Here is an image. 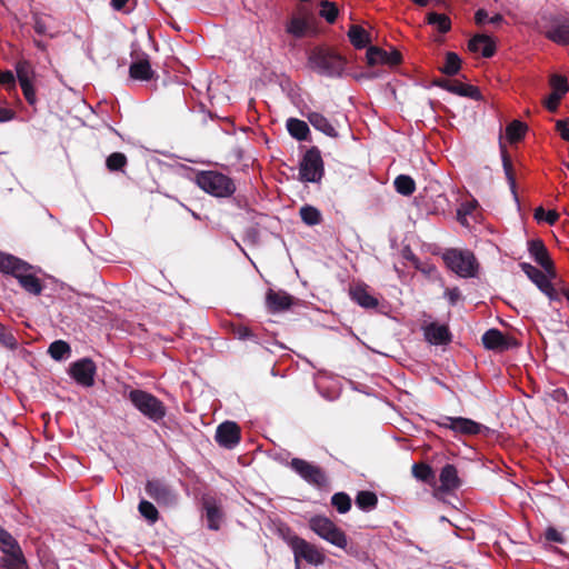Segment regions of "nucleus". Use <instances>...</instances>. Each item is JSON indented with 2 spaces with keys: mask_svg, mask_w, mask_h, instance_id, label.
<instances>
[{
  "mask_svg": "<svg viewBox=\"0 0 569 569\" xmlns=\"http://www.w3.org/2000/svg\"><path fill=\"white\" fill-rule=\"evenodd\" d=\"M556 128L561 138L566 141H569V127L567 126V121L558 120L556 123Z\"/></svg>",
  "mask_w": 569,
  "mask_h": 569,
  "instance_id": "5fc2aeb1",
  "label": "nucleus"
},
{
  "mask_svg": "<svg viewBox=\"0 0 569 569\" xmlns=\"http://www.w3.org/2000/svg\"><path fill=\"white\" fill-rule=\"evenodd\" d=\"M309 528L329 543L346 549L348 539L346 533L328 517L313 516L308 521Z\"/></svg>",
  "mask_w": 569,
  "mask_h": 569,
  "instance_id": "f03ea898",
  "label": "nucleus"
},
{
  "mask_svg": "<svg viewBox=\"0 0 569 569\" xmlns=\"http://www.w3.org/2000/svg\"><path fill=\"white\" fill-rule=\"evenodd\" d=\"M535 219L537 221H546L548 224H553L559 218V214L555 210L545 211L542 207H538L535 209Z\"/></svg>",
  "mask_w": 569,
  "mask_h": 569,
  "instance_id": "49530a36",
  "label": "nucleus"
},
{
  "mask_svg": "<svg viewBox=\"0 0 569 569\" xmlns=\"http://www.w3.org/2000/svg\"><path fill=\"white\" fill-rule=\"evenodd\" d=\"M26 261L10 253L0 251V272L4 274L17 278L20 271L26 270Z\"/></svg>",
  "mask_w": 569,
  "mask_h": 569,
  "instance_id": "393cba45",
  "label": "nucleus"
},
{
  "mask_svg": "<svg viewBox=\"0 0 569 569\" xmlns=\"http://www.w3.org/2000/svg\"><path fill=\"white\" fill-rule=\"evenodd\" d=\"M529 252L533 257L535 261L541 266V268L551 277H556V270L553 262L549 257V253L541 240H531L529 242Z\"/></svg>",
  "mask_w": 569,
  "mask_h": 569,
  "instance_id": "4468645a",
  "label": "nucleus"
},
{
  "mask_svg": "<svg viewBox=\"0 0 569 569\" xmlns=\"http://www.w3.org/2000/svg\"><path fill=\"white\" fill-rule=\"evenodd\" d=\"M48 352L52 359L60 361L70 356L71 348L66 341L56 340L49 346Z\"/></svg>",
  "mask_w": 569,
  "mask_h": 569,
  "instance_id": "2f4dec72",
  "label": "nucleus"
},
{
  "mask_svg": "<svg viewBox=\"0 0 569 569\" xmlns=\"http://www.w3.org/2000/svg\"><path fill=\"white\" fill-rule=\"evenodd\" d=\"M401 61V56L398 51L393 50L387 52L378 47H370L367 51V62L369 66L388 64L397 66Z\"/></svg>",
  "mask_w": 569,
  "mask_h": 569,
  "instance_id": "f3484780",
  "label": "nucleus"
},
{
  "mask_svg": "<svg viewBox=\"0 0 569 569\" xmlns=\"http://www.w3.org/2000/svg\"><path fill=\"white\" fill-rule=\"evenodd\" d=\"M16 72L19 83L33 82L34 80V69L31 63L26 60L19 61L17 63Z\"/></svg>",
  "mask_w": 569,
  "mask_h": 569,
  "instance_id": "f704fd0d",
  "label": "nucleus"
},
{
  "mask_svg": "<svg viewBox=\"0 0 569 569\" xmlns=\"http://www.w3.org/2000/svg\"><path fill=\"white\" fill-rule=\"evenodd\" d=\"M412 475L416 479L423 482H430L435 478L432 468L426 463H415L412 466Z\"/></svg>",
  "mask_w": 569,
  "mask_h": 569,
  "instance_id": "79ce46f5",
  "label": "nucleus"
},
{
  "mask_svg": "<svg viewBox=\"0 0 569 569\" xmlns=\"http://www.w3.org/2000/svg\"><path fill=\"white\" fill-rule=\"evenodd\" d=\"M309 64L312 70L328 77L340 76L345 68V60L337 53L316 49L309 57Z\"/></svg>",
  "mask_w": 569,
  "mask_h": 569,
  "instance_id": "20e7f679",
  "label": "nucleus"
},
{
  "mask_svg": "<svg viewBox=\"0 0 569 569\" xmlns=\"http://www.w3.org/2000/svg\"><path fill=\"white\" fill-rule=\"evenodd\" d=\"M310 29V20L305 12L292 14L286 23V32L297 39L306 37Z\"/></svg>",
  "mask_w": 569,
  "mask_h": 569,
  "instance_id": "dca6fc26",
  "label": "nucleus"
},
{
  "mask_svg": "<svg viewBox=\"0 0 569 569\" xmlns=\"http://www.w3.org/2000/svg\"><path fill=\"white\" fill-rule=\"evenodd\" d=\"M310 124L316 129L327 134L328 137L336 138L338 132L330 121L321 113L312 111L306 114Z\"/></svg>",
  "mask_w": 569,
  "mask_h": 569,
  "instance_id": "bb28decb",
  "label": "nucleus"
},
{
  "mask_svg": "<svg viewBox=\"0 0 569 569\" xmlns=\"http://www.w3.org/2000/svg\"><path fill=\"white\" fill-rule=\"evenodd\" d=\"M468 48L471 52L481 51L485 58H490L496 52L493 40L486 34H476L469 40Z\"/></svg>",
  "mask_w": 569,
  "mask_h": 569,
  "instance_id": "b1692460",
  "label": "nucleus"
},
{
  "mask_svg": "<svg viewBox=\"0 0 569 569\" xmlns=\"http://www.w3.org/2000/svg\"><path fill=\"white\" fill-rule=\"evenodd\" d=\"M233 336L239 340L253 339L257 340L256 335L251 331L250 328L239 325L233 328Z\"/></svg>",
  "mask_w": 569,
  "mask_h": 569,
  "instance_id": "8fccbe9b",
  "label": "nucleus"
},
{
  "mask_svg": "<svg viewBox=\"0 0 569 569\" xmlns=\"http://www.w3.org/2000/svg\"><path fill=\"white\" fill-rule=\"evenodd\" d=\"M128 397L132 405L150 420L157 422L166 416V407L153 395L134 389L129 392Z\"/></svg>",
  "mask_w": 569,
  "mask_h": 569,
  "instance_id": "39448f33",
  "label": "nucleus"
},
{
  "mask_svg": "<svg viewBox=\"0 0 569 569\" xmlns=\"http://www.w3.org/2000/svg\"><path fill=\"white\" fill-rule=\"evenodd\" d=\"M331 505L339 513H346L351 508V499L345 492H337L331 497Z\"/></svg>",
  "mask_w": 569,
  "mask_h": 569,
  "instance_id": "a19ab883",
  "label": "nucleus"
},
{
  "mask_svg": "<svg viewBox=\"0 0 569 569\" xmlns=\"http://www.w3.org/2000/svg\"><path fill=\"white\" fill-rule=\"evenodd\" d=\"M550 86L552 90H560V92H567L569 90V86L566 77L560 74H552L550 78Z\"/></svg>",
  "mask_w": 569,
  "mask_h": 569,
  "instance_id": "09e8293b",
  "label": "nucleus"
},
{
  "mask_svg": "<svg viewBox=\"0 0 569 569\" xmlns=\"http://www.w3.org/2000/svg\"><path fill=\"white\" fill-rule=\"evenodd\" d=\"M290 468L297 472L305 481L318 488L326 487L328 483L325 471L307 460L300 458L291 459Z\"/></svg>",
  "mask_w": 569,
  "mask_h": 569,
  "instance_id": "6e6552de",
  "label": "nucleus"
},
{
  "mask_svg": "<svg viewBox=\"0 0 569 569\" xmlns=\"http://www.w3.org/2000/svg\"><path fill=\"white\" fill-rule=\"evenodd\" d=\"M321 10L320 16L326 19L327 22L333 23L338 17V8L333 2L330 1H321Z\"/></svg>",
  "mask_w": 569,
  "mask_h": 569,
  "instance_id": "a18cd8bd",
  "label": "nucleus"
},
{
  "mask_svg": "<svg viewBox=\"0 0 569 569\" xmlns=\"http://www.w3.org/2000/svg\"><path fill=\"white\" fill-rule=\"evenodd\" d=\"M106 164L110 171L122 170L127 164V157L121 152H113L107 158Z\"/></svg>",
  "mask_w": 569,
  "mask_h": 569,
  "instance_id": "c03bdc74",
  "label": "nucleus"
},
{
  "mask_svg": "<svg viewBox=\"0 0 569 569\" xmlns=\"http://www.w3.org/2000/svg\"><path fill=\"white\" fill-rule=\"evenodd\" d=\"M0 345L8 348V349H16L17 348V340L2 323H0Z\"/></svg>",
  "mask_w": 569,
  "mask_h": 569,
  "instance_id": "de8ad7c7",
  "label": "nucleus"
},
{
  "mask_svg": "<svg viewBox=\"0 0 569 569\" xmlns=\"http://www.w3.org/2000/svg\"><path fill=\"white\" fill-rule=\"evenodd\" d=\"M428 23L436 26L440 32H448L451 28L450 19L446 14L430 12L427 17Z\"/></svg>",
  "mask_w": 569,
  "mask_h": 569,
  "instance_id": "ea45409f",
  "label": "nucleus"
},
{
  "mask_svg": "<svg viewBox=\"0 0 569 569\" xmlns=\"http://www.w3.org/2000/svg\"><path fill=\"white\" fill-rule=\"evenodd\" d=\"M300 180L306 182H318L323 176V161L318 148L312 147L309 149L299 168Z\"/></svg>",
  "mask_w": 569,
  "mask_h": 569,
  "instance_id": "0eeeda50",
  "label": "nucleus"
},
{
  "mask_svg": "<svg viewBox=\"0 0 569 569\" xmlns=\"http://www.w3.org/2000/svg\"><path fill=\"white\" fill-rule=\"evenodd\" d=\"M487 19H488V13L485 9L477 10V12L475 14V20H476L477 24L485 23L487 21Z\"/></svg>",
  "mask_w": 569,
  "mask_h": 569,
  "instance_id": "e2e57ef3",
  "label": "nucleus"
},
{
  "mask_svg": "<svg viewBox=\"0 0 569 569\" xmlns=\"http://www.w3.org/2000/svg\"><path fill=\"white\" fill-rule=\"evenodd\" d=\"M439 480L441 490L451 491L460 487L457 468L453 465H446L440 472Z\"/></svg>",
  "mask_w": 569,
  "mask_h": 569,
  "instance_id": "a878e982",
  "label": "nucleus"
},
{
  "mask_svg": "<svg viewBox=\"0 0 569 569\" xmlns=\"http://www.w3.org/2000/svg\"><path fill=\"white\" fill-rule=\"evenodd\" d=\"M378 503V498L372 491H359L356 497V505L362 510L373 509Z\"/></svg>",
  "mask_w": 569,
  "mask_h": 569,
  "instance_id": "e433bc0d",
  "label": "nucleus"
},
{
  "mask_svg": "<svg viewBox=\"0 0 569 569\" xmlns=\"http://www.w3.org/2000/svg\"><path fill=\"white\" fill-rule=\"evenodd\" d=\"M349 293L351 299L362 308L373 309L379 305L378 299L373 297L363 284H356L351 287Z\"/></svg>",
  "mask_w": 569,
  "mask_h": 569,
  "instance_id": "5701e85b",
  "label": "nucleus"
},
{
  "mask_svg": "<svg viewBox=\"0 0 569 569\" xmlns=\"http://www.w3.org/2000/svg\"><path fill=\"white\" fill-rule=\"evenodd\" d=\"M206 508V516L208 520V527L211 530H218L220 527V520H221V512L218 507L210 502L204 503Z\"/></svg>",
  "mask_w": 569,
  "mask_h": 569,
  "instance_id": "58836bf2",
  "label": "nucleus"
},
{
  "mask_svg": "<svg viewBox=\"0 0 569 569\" xmlns=\"http://www.w3.org/2000/svg\"><path fill=\"white\" fill-rule=\"evenodd\" d=\"M482 343L487 349L503 351L515 346V340L506 337L498 329H490L483 333Z\"/></svg>",
  "mask_w": 569,
  "mask_h": 569,
  "instance_id": "6ab92c4d",
  "label": "nucleus"
},
{
  "mask_svg": "<svg viewBox=\"0 0 569 569\" xmlns=\"http://www.w3.org/2000/svg\"><path fill=\"white\" fill-rule=\"evenodd\" d=\"M300 218L308 226L319 224L321 221L320 211L312 206H303L300 208Z\"/></svg>",
  "mask_w": 569,
  "mask_h": 569,
  "instance_id": "c9c22d12",
  "label": "nucleus"
},
{
  "mask_svg": "<svg viewBox=\"0 0 569 569\" xmlns=\"http://www.w3.org/2000/svg\"><path fill=\"white\" fill-rule=\"evenodd\" d=\"M147 495L156 500L159 505H172L176 502V495L163 482L159 480H149L146 485Z\"/></svg>",
  "mask_w": 569,
  "mask_h": 569,
  "instance_id": "ddd939ff",
  "label": "nucleus"
},
{
  "mask_svg": "<svg viewBox=\"0 0 569 569\" xmlns=\"http://www.w3.org/2000/svg\"><path fill=\"white\" fill-rule=\"evenodd\" d=\"M436 423L445 429H450L456 433L473 436L480 433L482 426L471 419L463 417H440Z\"/></svg>",
  "mask_w": 569,
  "mask_h": 569,
  "instance_id": "9d476101",
  "label": "nucleus"
},
{
  "mask_svg": "<svg viewBox=\"0 0 569 569\" xmlns=\"http://www.w3.org/2000/svg\"><path fill=\"white\" fill-rule=\"evenodd\" d=\"M546 538L549 541L559 542V543L563 542L562 535L557 529H555V528H548L547 529Z\"/></svg>",
  "mask_w": 569,
  "mask_h": 569,
  "instance_id": "6e6d98bb",
  "label": "nucleus"
},
{
  "mask_svg": "<svg viewBox=\"0 0 569 569\" xmlns=\"http://www.w3.org/2000/svg\"><path fill=\"white\" fill-rule=\"evenodd\" d=\"M461 68V59L455 52H447L445 64L440 71L447 76H455Z\"/></svg>",
  "mask_w": 569,
  "mask_h": 569,
  "instance_id": "72a5a7b5",
  "label": "nucleus"
},
{
  "mask_svg": "<svg viewBox=\"0 0 569 569\" xmlns=\"http://www.w3.org/2000/svg\"><path fill=\"white\" fill-rule=\"evenodd\" d=\"M527 126L519 120H513L506 129V136L510 142L519 141L526 133Z\"/></svg>",
  "mask_w": 569,
  "mask_h": 569,
  "instance_id": "4c0bfd02",
  "label": "nucleus"
},
{
  "mask_svg": "<svg viewBox=\"0 0 569 569\" xmlns=\"http://www.w3.org/2000/svg\"><path fill=\"white\" fill-rule=\"evenodd\" d=\"M292 305V297L286 291L269 289L266 293V306L272 313L287 310Z\"/></svg>",
  "mask_w": 569,
  "mask_h": 569,
  "instance_id": "aec40b11",
  "label": "nucleus"
},
{
  "mask_svg": "<svg viewBox=\"0 0 569 569\" xmlns=\"http://www.w3.org/2000/svg\"><path fill=\"white\" fill-rule=\"evenodd\" d=\"M446 296L448 297L449 301L455 305L457 300L460 297V291L457 288L450 289L446 292Z\"/></svg>",
  "mask_w": 569,
  "mask_h": 569,
  "instance_id": "0e129e2a",
  "label": "nucleus"
},
{
  "mask_svg": "<svg viewBox=\"0 0 569 569\" xmlns=\"http://www.w3.org/2000/svg\"><path fill=\"white\" fill-rule=\"evenodd\" d=\"M97 367L90 358H82L73 362L69 368L70 376L78 385L92 387L94 385Z\"/></svg>",
  "mask_w": 569,
  "mask_h": 569,
  "instance_id": "9b49d317",
  "label": "nucleus"
},
{
  "mask_svg": "<svg viewBox=\"0 0 569 569\" xmlns=\"http://www.w3.org/2000/svg\"><path fill=\"white\" fill-rule=\"evenodd\" d=\"M545 34L557 44H569V20L561 18L553 19Z\"/></svg>",
  "mask_w": 569,
  "mask_h": 569,
  "instance_id": "2eb2a0df",
  "label": "nucleus"
},
{
  "mask_svg": "<svg viewBox=\"0 0 569 569\" xmlns=\"http://www.w3.org/2000/svg\"><path fill=\"white\" fill-rule=\"evenodd\" d=\"M541 291L550 299V300H559L560 297L557 290L553 288L551 281L549 282V288H542Z\"/></svg>",
  "mask_w": 569,
  "mask_h": 569,
  "instance_id": "052dcab7",
  "label": "nucleus"
},
{
  "mask_svg": "<svg viewBox=\"0 0 569 569\" xmlns=\"http://www.w3.org/2000/svg\"><path fill=\"white\" fill-rule=\"evenodd\" d=\"M395 188L398 193L402 196H410L416 190V183L411 177L400 174L395 179Z\"/></svg>",
  "mask_w": 569,
  "mask_h": 569,
  "instance_id": "473e14b6",
  "label": "nucleus"
},
{
  "mask_svg": "<svg viewBox=\"0 0 569 569\" xmlns=\"http://www.w3.org/2000/svg\"><path fill=\"white\" fill-rule=\"evenodd\" d=\"M521 270L526 276L541 290L549 288L551 277L545 271L539 270L530 263L523 262L520 264Z\"/></svg>",
  "mask_w": 569,
  "mask_h": 569,
  "instance_id": "cd10ccee",
  "label": "nucleus"
},
{
  "mask_svg": "<svg viewBox=\"0 0 569 569\" xmlns=\"http://www.w3.org/2000/svg\"><path fill=\"white\" fill-rule=\"evenodd\" d=\"M476 208L475 201L465 202L460 206V208L457 211L458 221L460 223H465V220H462V214H470Z\"/></svg>",
  "mask_w": 569,
  "mask_h": 569,
  "instance_id": "864d4df0",
  "label": "nucleus"
},
{
  "mask_svg": "<svg viewBox=\"0 0 569 569\" xmlns=\"http://www.w3.org/2000/svg\"><path fill=\"white\" fill-rule=\"evenodd\" d=\"M33 28L38 34H44L47 31L44 21L38 14L33 17Z\"/></svg>",
  "mask_w": 569,
  "mask_h": 569,
  "instance_id": "4d7b16f0",
  "label": "nucleus"
},
{
  "mask_svg": "<svg viewBox=\"0 0 569 569\" xmlns=\"http://www.w3.org/2000/svg\"><path fill=\"white\" fill-rule=\"evenodd\" d=\"M130 77L134 80L148 81L153 78V70L148 60H138L129 68Z\"/></svg>",
  "mask_w": 569,
  "mask_h": 569,
  "instance_id": "c85d7f7f",
  "label": "nucleus"
},
{
  "mask_svg": "<svg viewBox=\"0 0 569 569\" xmlns=\"http://www.w3.org/2000/svg\"><path fill=\"white\" fill-rule=\"evenodd\" d=\"M138 509L141 516L144 517L151 523H154L159 518L157 508L147 500H141Z\"/></svg>",
  "mask_w": 569,
  "mask_h": 569,
  "instance_id": "37998d69",
  "label": "nucleus"
},
{
  "mask_svg": "<svg viewBox=\"0 0 569 569\" xmlns=\"http://www.w3.org/2000/svg\"><path fill=\"white\" fill-rule=\"evenodd\" d=\"M196 183L204 192L218 198L230 197L236 191L231 178L213 170L200 171L196 176Z\"/></svg>",
  "mask_w": 569,
  "mask_h": 569,
  "instance_id": "f257e3e1",
  "label": "nucleus"
},
{
  "mask_svg": "<svg viewBox=\"0 0 569 569\" xmlns=\"http://www.w3.org/2000/svg\"><path fill=\"white\" fill-rule=\"evenodd\" d=\"M551 96H556L557 99L561 100V98L566 94V92H560V90H552Z\"/></svg>",
  "mask_w": 569,
  "mask_h": 569,
  "instance_id": "774afa93",
  "label": "nucleus"
},
{
  "mask_svg": "<svg viewBox=\"0 0 569 569\" xmlns=\"http://www.w3.org/2000/svg\"><path fill=\"white\" fill-rule=\"evenodd\" d=\"M19 284L29 293L38 296L42 291V283L36 276L33 267L26 263V270L20 271L16 278Z\"/></svg>",
  "mask_w": 569,
  "mask_h": 569,
  "instance_id": "412c9836",
  "label": "nucleus"
},
{
  "mask_svg": "<svg viewBox=\"0 0 569 569\" xmlns=\"http://www.w3.org/2000/svg\"><path fill=\"white\" fill-rule=\"evenodd\" d=\"M502 162L508 179L513 183V177L511 173V162L505 149H502Z\"/></svg>",
  "mask_w": 569,
  "mask_h": 569,
  "instance_id": "13d9d810",
  "label": "nucleus"
},
{
  "mask_svg": "<svg viewBox=\"0 0 569 569\" xmlns=\"http://www.w3.org/2000/svg\"><path fill=\"white\" fill-rule=\"evenodd\" d=\"M437 86L461 97H468L475 100L481 99V93L477 87L465 84L457 80H440L437 82Z\"/></svg>",
  "mask_w": 569,
  "mask_h": 569,
  "instance_id": "a211bd4d",
  "label": "nucleus"
},
{
  "mask_svg": "<svg viewBox=\"0 0 569 569\" xmlns=\"http://www.w3.org/2000/svg\"><path fill=\"white\" fill-rule=\"evenodd\" d=\"M350 42L358 49L367 47L370 42L369 33L360 26L352 24L348 31Z\"/></svg>",
  "mask_w": 569,
  "mask_h": 569,
  "instance_id": "7c9ffc66",
  "label": "nucleus"
},
{
  "mask_svg": "<svg viewBox=\"0 0 569 569\" xmlns=\"http://www.w3.org/2000/svg\"><path fill=\"white\" fill-rule=\"evenodd\" d=\"M0 86H6L8 89L16 88V78L14 74L9 71H0Z\"/></svg>",
  "mask_w": 569,
  "mask_h": 569,
  "instance_id": "603ef678",
  "label": "nucleus"
},
{
  "mask_svg": "<svg viewBox=\"0 0 569 569\" xmlns=\"http://www.w3.org/2000/svg\"><path fill=\"white\" fill-rule=\"evenodd\" d=\"M14 111L7 108H0V122L10 121L14 118Z\"/></svg>",
  "mask_w": 569,
  "mask_h": 569,
  "instance_id": "680f3d73",
  "label": "nucleus"
},
{
  "mask_svg": "<svg viewBox=\"0 0 569 569\" xmlns=\"http://www.w3.org/2000/svg\"><path fill=\"white\" fill-rule=\"evenodd\" d=\"M559 102L560 100L557 99L556 96H549L546 101H545V106L546 108L549 110V111H556L558 106H559Z\"/></svg>",
  "mask_w": 569,
  "mask_h": 569,
  "instance_id": "bf43d9fd",
  "label": "nucleus"
},
{
  "mask_svg": "<svg viewBox=\"0 0 569 569\" xmlns=\"http://www.w3.org/2000/svg\"><path fill=\"white\" fill-rule=\"evenodd\" d=\"M502 20H503L502 16H501V14H499V13H497V14H495L493 17H491V18L489 19V22H490V23H493V24H498V23H500Z\"/></svg>",
  "mask_w": 569,
  "mask_h": 569,
  "instance_id": "338daca9",
  "label": "nucleus"
},
{
  "mask_svg": "<svg viewBox=\"0 0 569 569\" xmlns=\"http://www.w3.org/2000/svg\"><path fill=\"white\" fill-rule=\"evenodd\" d=\"M20 87L22 89L23 96L29 104L33 106L37 102V96L36 90L33 87V82H23L20 83Z\"/></svg>",
  "mask_w": 569,
  "mask_h": 569,
  "instance_id": "3c124183",
  "label": "nucleus"
},
{
  "mask_svg": "<svg viewBox=\"0 0 569 569\" xmlns=\"http://www.w3.org/2000/svg\"><path fill=\"white\" fill-rule=\"evenodd\" d=\"M290 546L295 555L297 569H299L301 559L313 566H320L325 562V555L315 545L302 538L293 537Z\"/></svg>",
  "mask_w": 569,
  "mask_h": 569,
  "instance_id": "1a4fd4ad",
  "label": "nucleus"
},
{
  "mask_svg": "<svg viewBox=\"0 0 569 569\" xmlns=\"http://www.w3.org/2000/svg\"><path fill=\"white\" fill-rule=\"evenodd\" d=\"M0 550L3 557L0 559V566L3 569H23L27 567V560L18 541L0 527Z\"/></svg>",
  "mask_w": 569,
  "mask_h": 569,
  "instance_id": "7ed1b4c3",
  "label": "nucleus"
},
{
  "mask_svg": "<svg viewBox=\"0 0 569 569\" xmlns=\"http://www.w3.org/2000/svg\"><path fill=\"white\" fill-rule=\"evenodd\" d=\"M216 441L227 449H232L240 442V428L233 421H224L218 426Z\"/></svg>",
  "mask_w": 569,
  "mask_h": 569,
  "instance_id": "f8f14e48",
  "label": "nucleus"
},
{
  "mask_svg": "<svg viewBox=\"0 0 569 569\" xmlns=\"http://www.w3.org/2000/svg\"><path fill=\"white\" fill-rule=\"evenodd\" d=\"M287 129L289 133L299 141L307 140L310 133L307 122L297 118H289L287 120Z\"/></svg>",
  "mask_w": 569,
  "mask_h": 569,
  "instance_id": "c756f323",
  "label": "nucleus"
},
{
  "mask_svg": "<svg viewBox=\"0 0 569 569\" xmlns=\"http://www.w3.org/2000/svg\"><path fill=\"white\" fill-rule=\"evenodd\" d=\"M130 0H111V6L114 10H121Z\"/></svg>",
  "mask_w": 569,
  "mask_h": 569,
  "instance_id": "69168bd1",
  "label": "nucleus"
},
{
  "mask_svg": "<svg viewBox=\"0 0 569 569\" xmlns=\"http://www.w3.org/2000/svg\"><path fill=\"white\" fill-rule=\"evenodd\" d=\"M426 340L432 345H447L451 341L448 326L432 322L425 327Z\"/></svg>",
  "mask_w": 569,
  "mask_h": 569,
  "instance_id": "4be33fe9",
  "label": "nucleus"
},
{
  "mask_svg": "<svg viewBox=\"0 0 569 569\" xmlns=\"http://www.w3.org/2000/svg\"><path fill=\"white\" fill-rule=\"evenodd\" d=\"M447 266L461 277H472L476 271V258L470 251L448 250L443 254Z\"/></svg>",
  "mask_w": 569,
  "mask_h": 569,
  "instance_id": "423d86ee",
  "label": "nucleus"
}]
</instances>
